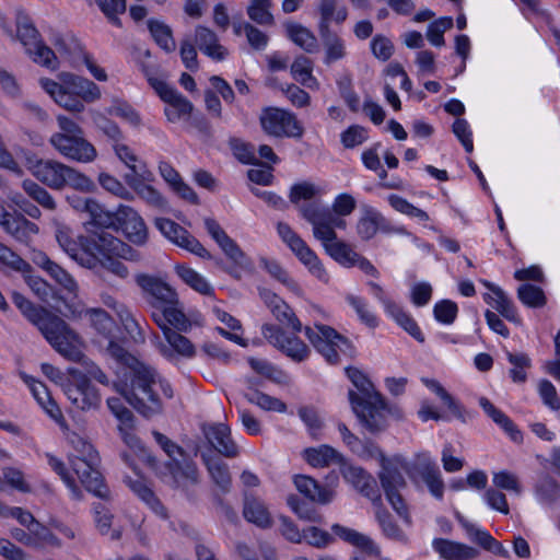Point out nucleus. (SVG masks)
I'll return each instance as SVG.
<instances>
[{
    "mask_svg": "<svg viewBox=\"0 0 560 560\" xmlns=\"http://www.w3.org/2000/svg\"><path fill=\"white\" fill-rule=\"evenodd\" d=\"M11 298L23 316L40 331L59 354L70 361L81 360L80 337L61 317L46 307L34 304L20 292L13 291Z\"/></svg>",
    "mask_w": 560,
    "mask_h": 560,
    "instance_id": "nucleus-1",
    "label": "nucleus"
},
{
    "mask_svg": "<svg viewBox=\"0 0 560 560\" xmlns=\"http://www.w3.org/2000/svg\"><path fill=\"white\" fill-rule=\"evenodd\" d=\"M347 375L358 389L359 394L349 390L352 410L361 424L371 433H378L387 427L384 413L386 405L382 396L374 390L373 384L355 368H348Z\"/></svg>",
    "mask_w": 560,
    "mask_h": 560,
    "instance_id": "nucleus-2",
    "label": "nucleus"
},
{
    "mask_svg": "<svg viewBox=\"0 0 560 560\" xmlns=\"http://www.w3.org/2000/svg\"><path fill=\"white\" fill-rule=\"evenodd\" d=\"M128 382L114 383V388L138 412L151 417L162 410V402L156 392V375L149 366L138 362L129 370Z\"/></svg>",
    "mask_w": 560,
    "mask_h": 560,
    "instance_id": "nucleus-3",
    "label": "nucleus"
},
{
    "mask_svg": "<svg viewBox=\"0 0 560 560\" xmlns=\"http://www.w3.org/2000/svg\"><path fill=\"white\" fill-rule=\"evenodd\" d=\"M70 441L77 452L70 458L72 469L89 492L98 498L106 499L109 491L104 485L102 474L97 469L100 464L97 452L88 441L79 435H73Z\"/></svg>",
    "mask_w": 560,
    "mask_h": 560,
    "instance_id": "nucleus-4",
    "label": "nucleus"
},
{
    "mask_svg": "<svg viewBox=\"0 0 560 560\" xmlns=\"http://www.w3.org/2000/svg\"><path fill=\"white\" fill-rule=\"evenodd\" d=\"M34 176L52 189L69 186L75 190L91 192L95 189L93 180L63 163L55 160H40L34 166Z\"/></svg>",
    "mask_w": 560,
    "mask_h": 560,
    "instance_id": "nucleus-5",
    "label": "nucleus"
},
{
    "mask_svg": "<svg viewBox=\"0 0 560 560\" xmlns=\"http://www.w3.org/2000/svg\"><path fill=\"white\" fill-rule=\"evenodd\" d=\"M305 334L316 350L331 364L339 362V353L351 355L353 347L349 340L326 325L305 327Z\"/></svg>",
    "mask_w": 560,
    "mask_h": 560,
    "instance_id": "nucleus-6",
    "label": "nucleus"
},
{
    "mask_svg": "<svg viewBox=\"0 0 560 560\" xmlns=\"http://www.w3.org/2000/svg\"><path fill=\"white\" fill-rule=\"evenodd\" d=\"M300 212L313 225V235L323 246L337 238L335 228L343 223V220L335 215L329 208L313 202L301 206Z\"/></svg>",
    "mask_w": 560,
    "mask_h": 560,
    "instance_id": "nucleus-7",
    "label": "nucleus"
},
{
    "mask_svg": "<svg viewBox=\"0 0 560 560\" xmlns=\"http://www.w3.org/2000/svg\"><path fill=\"white\" fill-rule=\"evenodd\" d=\"M260 125L266 133L277 138H302L304 127L293 113L271 107L262 110Z\"/></svg>",
    "mask_w": 560,
    "mask_h": 560,
    "instance_id": "nucleus-8",
    "label": "nucleus"
},
{
    "mask_svg": "<svg viewBox=\"0 0 560 560\" xmlns=\"http://www.w3.org/2000/svg\"><path fill=\"white\" fill-rule=\"evenodd\" d=\"M69 374L73 380L67 382L63 392L72 406L81 411L96 409L101 402L98 390L82 372L69 369Z\"/></svg>",
    "mask_w": 560,
    "mask_h": 560,
    "instance_id": "nucleus-9",
    "label": "nucleus"
},
{
    "mask_svg": "<svg viewBox=\"0 0 560 560\" xmlns=\"http://www.w3.org/2000/svg\"><path fill=\"white\" fill-rule=\"evenodd\" d=\"M50 144L66 159L78 163H91L97 158L95 147L84 136L71 138L52 135Z\"/></svg>",
    "mask_w": 560,
    "mask_h": 560,
    "instance_id": "nucleus-10",
    "label": "nucleus"
},
{
    "mask_svg": "<svg viewBox=\"0 0 560 560\" xmlns=\"http://www.w3.org/2000/svg\"><path fill=\"white\" fill-rule=\"evenodd\" d=\"M135 279L153 307L161 308L166 304L177 303L178 295L176 291L161 278L148 273H138Z\"/></svg>",
    "mask_w": 560,
    "mask_h": 560,
    "instance_id": "nucleus-11",
    "label": "nucleus"
},
{
    "mask_svg": "<svg viewBox=\"0 0 560 560\" xmlns=\"http://www.w3.org/2000/svg\"><path fill=\"white\" fill-rule=\"evenodd\" d=\"M407 472L415 480L420 478L435 499L441 500L443 498L444 482L441 471L427 454H418Z\"/></svg>",
    "mask_w": 560,
    "mask_h": 560,
    "instance_id": "nucleus-12",
    "label": "nucleus"
},
{
    "mask_svg": "<svg viewBox=\"0 0 560 560\" xmlns=\"http://www.w3.org/2000/svg\"><path fill=\"white\" fill-rule=\"evenodd\" d=\"M261 329L264 337L292 360L301 362L307 358L308 347L298 337H288L282 328L272 324H265Z\"/></svg>",
    "mask_w": 560,
    "mask_h": 560,
    "instance_id": "nucleus-13",
    "label": "nucleus"
},
{
    "mask_svg": "<svg viewBox=\"0 0 560 560\" xmlns=\"http://www.w3.org/2000/svg\"><path fill=\"white\" fill-rule=\"evenodd\" d=\"M340 472L362 495L370 499L374 505H380L382 497L376 480L363 468L347 462L342 463Z\"/></svg>",
    "mask_w": 560,
    "mask_h": 560,
    "instance_id": "nucleus-14",
    "label": "nucleus"
},
{
    "mask_svg": "<svg viewBox=\"0 0 560 560\" xmlns=\"http://www.w3.org/2000/svg\"><path fill=\"white\" fill-rule=\"evenodd\" d=\"M114 222L116 221L126 237L136 245H144L148 241V229L136 210L129 206H119L114 213Z\"/></svg>",
    "mask_w": 560,
    "mask_h": 560,
    "instance_id": "nucleus-15",
    "label": "nucleus"
},
{
    "mask_svg": "<svg viewBox=\"0 0 560 560\" xmlns=\"http://www.w3.org/2000/svg\"><path fill=\"white\" fill-rule=\"evenodd\" d=\"M150 85L155 90L159 96L168 103L174 110L165 109V114L170 121H175L184 115H189L192 110V104L180 95L176 90L170 86L163 80L152 78L145 72Z\"/></svg>",
    "mask_w": 560,
    "mask_h": 560,
    "instance_id": "nucleus-16",
    "label": "nucleus"
},
{
    "mask_svg": "<svg viewBox=\"0 0 560 560\" xmlns=\"http://www.w3.org/2000/svg\"><path fill=\"white\" fill-rule=\"evenodd\" d=\"M152 319L163 332L166 331V329L187 332L191 327V323L185 315L184 308L178 299L177 303L166 304L159 308V311L153 312Z\"/></svg>",
    "mask_w": 560,
    "mask_h": 560,
    "instance_id": "nucleus-17",
    "label": "nucleus"
},
{
    "mask_svg": "<svg viewBox=\"0 0 560 560\" xmlns=\"http://www.w3.org/2000/svg\"><path fill=\"white\" fill-rule=\"evenodd\" d=\"M369 284L372 288L375 296L384 304L386 311L390 316H393L396 323L407 332H409L416 340L423 342L424 337L417 323L407 313H405L398 304L385 295L384 290L380 284L375 282H370Z\"/></svg>",
    "mask_w": 560,
    "mask_h": 560,
    "instance_id": "nucleus-18",
    "label": "nucleus"
},
{
    "mask_svg": "<svg viewBox=\"0 0 560 560\" xmlns=\"http://www.w3.org/2000/svg\"><path fill=\"white\" fill-rule=\"evenodd\" d=\"M203 434L210 445L225 457H235L238 454L237 445L231 438L230 428L223 423L202 427Z\"/></svg>",
    "mask_w": 560,
    "mask_h": 560,
    "instance_id": "nucleus-19",
    "label": "nucleus"
},
{
    "mask_svg": "<svg viewBox=\"0 0 560 560\" xmlns=\"http://www.w3.org/2000/svg\"><path fill=\"white\" fill-rule=\"evenodd\" d=\"M166 468L170 471L173 483L176 488L185 491L199 482V472L194 462L185 457L168 462Z\"/></svg>",
    "mask_w": 560,
    "mask_h": 560,
    "instance_id": "nucleus-20",
    "label": "nucleus"
},
{
    "mask_svg": "<svg viewBox=\"0 0 560 560\" xmlns=\"http://www.w3.org/2000/svg\"><path fill=\"white\" fill-rule=\"evenodd\" d=\"M116 156L130 170L125 179L128 185L135 186L144 178L147 173L145 164L140 162L133 151L122 141L112 144Z\"/></svg>",
    "mask_w": 560,
    "mask_h": 560,
    "instance_id": "nucleus-21",
    "label": "nucleus"
},
{
    "mask_svg": "<svg viewBox=\"0 0 560 560\" xmlns=\"http://www.w3.org/2000/svg\"><path fill=\"white\" fill-rule=\"evenodd\" d=\"M61 82L71 89V92L84 102L92 103L101 97L100 88L91 80L73 74L71 72H62L59 74Z\"/></svg>",
    "mask_w": 560,
    "mask_h": 560,
    "instance_id": "nucleus-22",
    "label": "nucleus"
},
{
    "mask_svg": "<svg viewBox=\"0 0 560 560\" xmlns=\"http://www.w3.org/2000/svg\"><path fill=\"white\" fill-rule=\"evenodd\" d=\"M195 44L201 52L221 61L228 56V49L219 43L217 34L209 27L198 25L195 30Z\"/></svg>",
    "mask_w": 560,
    "mask_h": 560,
    "instance_id": "nucleus-23",
    "label": "nucleus"
},
{
    "mask_svg": "<svg viewBox=\"0 0 560 560\" xmlns=\"http://www.w3.org/2000/svg\"><path fill=\"white\" fill-rule=\"evenodd\" d=\"M98 231H94L97 237L96 242L101 252L103 254V258L106 256H121L127 259L137 260L139 255L135 253V250L119 238L115 237L112 233L105 230V228H98Z\"/></svg>",
    "mask_w": 560,
    "mask_h": 560,
    "instance_id": "nucleus-24",
    "label": "nucleus"
},
{
    "mask_svg": "<svg viewBox=\"0 0 560 560\" xmlns=\"http://www.w3.org/2000/svg\"><path fill=\"white\" fill-rule=\"evenodd\" d=\"M432 546L444 560H474L479 555L474 547L443 538H435Z\"/></svg>",
    "mask_w": 560,
    "mask_h": 560,
    "instance_id": "nucleus-25",
    "label": "nucleus"
},
{
    "mask_svg": "<svg viewBox=\"0 0 560 560\" xmlns=\"http://www.w3.org/2000/svg\"><path fill=\"white\" fill-rule=\"evenodd\" d=\"M2 228L18 242L26 245L32 242V238L38 232V226L21 214H11V217L2 223Z\"/></svg>",
    "mask_w": 560,
    "mask_h": 560,
    "instance_id": "nucleus-26",
    "label": "nucleus"
},
{
    "mask_svg": "<svg viewBox=\"0 0 560 560\" xmlns=\"http://www.w3.org/2000/svg\"><path fill=\"white\" fill-rule=\"evenodd\" d=\"M482 284L493 293V296L490 294H485V301L487 303L493 302V307L508 320L520 323L517 312L504 291L498 285L486 280L482 281Z\"/></svg>",
    "mask_w": 560,
    "mask_h": 560,
    "instance_id": "nucleus-27",
    "label": "nucleus"
},
{
    "mask_svg": "<svg viewBox=\"0 0 560 560\" xmlns=\"http://www.w3.org/2000/svg\"><path fill=\"white\" fill-rule=\"evenodd\" d=\"M294 485L299 492L304 494L313 502L326 504L329 503L334 498L332 490L320 487L315 479L308 476H295Z\"/></svg>",
    "mask_w": 560,
    "mask_h": 560,
    "instance_id": "nucleus-28",
    "label": "nucleus"
},
{
    "mask_svg": "<svg viewBox=\"0 0 560 560\" xmlns=\"http://www.w3.org/2000/svg\"><path fill=\"white\" fill-rule=\"evenodd\" d=\"M362 217L357 224V232L363 241L375 236L377 231L386 225V219L370 206L362 207Z\"/></svg>",
    "mask_w": 560,
    "mask_h": 560,
    "instance_id": "nucleus-29",
    "label": "nucleus"
},
{
    "mask_svg": "<svg viewBox=\"0 0 560 560\" xmlns=\"http://www.w3.org/2000/svg\"><path fill=\"white\" fill-rule=\"evenodd\" d=\"M318 32L331 30L330 23L342 24L348 18V10L345 5H338L337 0H319Z\"/></svg>",
    "mask_w": 560,
    "mask_h": 560,
    "instance_id": "nucleus-30",
    "label": "nucleus"
},
{
    "mask_svg": "<svg viewBox=\"0 0 560 560\" xmlns=\"http://www.w3.org/2000/svg\"><path fill=\"white\" fill-rule=\"evenodd\" d=\"M305 460L313 467H326L330 464L345 463V457L334 447L323 444L318 447H311L304 451Z\"/></svg>",
    "mask_w": 560,
    "mask_h": 560,
    "instance_id": "nucleus-31",
    "label": "nucleus"
},
{
    "mask_svg": "<svg viewBox=\"0 0 560 560\" xmlns=\"http://www.w3.org/2000/svg\"><path fill=\"white\" fill-rule=\"evenodd\" d=\"M325 49L324 63L329 66L332 62L346 57L347 50L343 39L332 30L318 32Z\"/></svg>",
    "mask_w": 560,
    "mask_h": 560,
    "instance_id": "nucleus-32",
    "label": "nucleus"
},
{
    "mask_svg": "<svg viewBox=\"0 0 560 560\" xmlns=\"http://www.w3.org/2000/svg\"><path fill=\"white\" fill-rule=\"evenodd\" d=\"M288 37L304 51L314 54L318 51L319 45L312 31L302 24L290 22L285 24Z\"/></svg>",
    "mask_w": 560,
    "mask_h": 560,
    "instance_id": "nucleus-33",
    "label": "nucleus"
},
{
    "mask_svg": "<svg viewBox=\"0 0 560 560\" xmlns=\"http://www.w3.org/2000/svg\"><path fill=\"white\" fill-rule=\"evenodd\" d=\"M243 515L248 522L259 527L266 528L271 525L270 514L266 506L254 497L245 495Z\"/></svg>",
    "mask_w": 560,
    "mask_h": 560,
    "instance_id": "nucleus-34",
    "label": "nucleus"
},
{
    "mask_svg": "<svg viewBox=\"0 0 560 560\" xmlns=\"http://www.w3.org/2000/svg\"><path fill=\"white\" fill-rule=\"evenodd\" d=\"M89 232L91 233L90 235H81L80 247H82V252L79 262L88 268H94L104 258L96 242L95 232L92 229Z\"/></svg>",
    "mask_w": 560,
    "mask_h": 560,
    "instance_id": "nucleus-35",
    "label": "nucleus"
},
{
    "mask_svg": "<svg viewBox=\"0 0 560 560\" xmlns=\"http://www.w3.org/2000/svg\"><path fill=\"white\" fill-rule=\"evenodd\" d=\"M291 250L305 266L308 267L310 271L315 277H317L318 279L325 278L326 271L320 261L318 260V257L302 238L291 247Z\"/></svg>",
    "mask_w": 560,
    "mask_h": 560,
    "instance_id": "nucleus-36",
    "label": "nucleus"
},
{
    "mask_svg": "<svg viewBox=\"0 0 560 560\" xmlns=\"http://www.w3.org/2000/svg\"><path fill=\"white\" fill-rule=\"evenodd\" d=\"M313 67L314 63L308 57L299 55L291 65V74L304 86H317V80L312 75Z\"/></svg>",
    "mask_w": 560,
    "mask_h": 560,
    "instance_id": "nucleus-37",
    "label": "nucleus"
},
{
    "mask_svg": "<svg viewBox=\"0 0 560 560\" xmlns=\"http://www.w3.org/2000/svg\"><path fill=\"white\" fill-rule=\"evenodd\" d=\"M132 491L145 503L150 506V509L162 518H167V510L160 501V499L155 495V493L145 486L141 480H133L129 482Z\"/></svg>",
    "mask_w": 560,
    "mask_h": 560,
    "instance_id": "nucleus-38",
    "label": "nucleus"
},
{
    "mask_svg": "<svg viewBox=\"0 0 560 560\" xmlns=\"http://www.w3.org/2000/svg\"><path fill=\"white\" fill-rule=\"evenodd\" d=\"M84 207L83 212L88 213L91 218V220L85 223L88 231H91V228H109L114 224V214L104 211L101 205L94 199L86 198Z\"/></svg>",
    "mask_w": 560,
    "mask_h": 560,
    "instance_id": "nucleus-39",
    "label": "nucleus"
},
{
    "mask_svg": "<svg viewBox=\"0 0 560 560\" xmlns=\"http://www.w3.org/2000/svg\"><path fill=\"white\" fill-rule=\"evenodd\" d=\"M148 28L155 43L165 51L172 52L176 48L172 30L160 20L151 19L148 21Z\"/></svg>",
    "mask_w": 560,
    "mask_h": 560,
    "instance_id": "nucleus-40",
    "label": "nucleus"
},
{
    "mask_svg": "<svg viewBox=\"0 0 560 560\" xmlns=\"http://www.w3.org/2000/svg\"><path fill=\"white\" fill-rule=\"evenodd\" d=\"M202 459L215 485L223 491H229L231 486V475L229 472L228 465L221 459L207 456L206 454H202Z\"/></svg>",
    "mask_w": 560,
    "mask_h": 560,
    "instance_id": "nucleus-41",
    "label": "nucleus"
},
{
    "mask_svg": "<svg viewBox=\"0 0 560 560\" xmlns=\"http://www.w3.org/2000/svg\"><path fill=\"white\" fill-rule=\"evenodd\" d=\"M56 238L60 247L73 259L79 261L82 247L81 235H75L69 228L59 226L56 231Z\"/></svg>",
    "mask_w": 560,
    "mask_h": 560,
    "instance_id": "nucleus-42",
    "label": "nucleus"
},
{
    "mask_svg": "<svg viewBox=\"0 0 560 560\" xmlns=\"http://www.w3.org/2000/svg\"><path fill=\"white\" fill-rule=\"evenodd\" d=\"M26 54L32 58L35 63L56 70L59 67L58 58L55 51L48 47L43 40L35 43Z\"/></svg>",
    "mask_w": 560,
    "mask_h": 560,
    "instance_id": "nucleus-43",
    "label": "nucleus"
},
{
    "mask_svg": "<svg viewBox=\"0 0 560 560\" xmlns=\"http://www.w3.org/2000/svg\"><path fill=\"white\" fill-rule=\"evenodd\" d=\"M378 478L385 493L389 490L399 491L400 488L406 486V480L402 474L387 462L382 464V470L378 474Z\"/></svg>",
    "mask_w": 560,
    "mask_h": 560,
    "instance_id": "nucleus-44",
    "label": "nucleus"
},
{
    "mask_svg": "<svg viewBox=\"0 0 560 560\" xmlns=\"http://www.w3.org/2000/svg\"><path fill=\"white\" fill-rule=\"evenodd\" d=\"M177 275L183 279L185 283L191 287L199 293L202 294H211L213 289L208 283V281L199 275L194 269L186 267L184 265H178L175 267Z\"/></svg>",
    "mask_w": 560,
    "mask_h": 560,
    "instance_id": "nucleus-45",
    "label": "nucleus"
},
{
    "mask_svg": "<svg viewBox=\"0 0 560 560\" xmlns=\"http://www.w3.org/2000/svg\"><path fill=\"white\" fill-rule=\"evenodd\" d=\"M271 0H250L247 15L259 25H273L275 19L270 12Z\"/></svg>",
    "mask_w": 560,
    "mask_h": 560,
    "instance_id": "nucleus-46",
    "label": "nucleus"
},
{
    "mask_svg": "<svg viewBox=\"0 0 560 560\" xmlns=\"http://www.w3.org/2000/svg\"><path fill=\"white\" fill-rule=\"evenodd\" d=\"M125 330L136 342H144L145 336L142 324L126 306L121 305L117 312Z\"/></svg>",
    "mask_w": 560,
    "mask_h": 560,
    "instance_id": "nucleus-47",
    "label": "nucleus"
},
{
    "mask_svg": "<svg viewBox=\"0 0 560 560\" xmlns=\"http://www.w3.org/2000/svg\"><path fill=\"white\" fill-rule=\"evenodd\" d=\"M324 248L336 261L347 267L353 266V259H355L357 253L350 247V245L338 240V237L334 240V242L327 243Z\"/></svg>",
    "mask_w": 560,
    "mask_h": 560,
    "instance_id": "nucleus-48",
    "label": "nucleus"
},
{
    "mask_svg": "<svg viewBox=\"0 0 560 560\" xmlns=\"http://www.w3.org/2000/svg\"><path fill=\"white\" fill-rule=\"evenodd\" d=\"M270 312L283 327L291 328L294 332L301 331V322L293 310L283 300L277 303V305H272Z\"/></svg>",
    "mask_w": 560,
    "mask_h": 560,
    "instance_id": "nucleus-49",
    "label": "nucleus"
},
{
    "mask_svg": "<svg viewBox=\"0 0 560 560\" xmlns=\"http://www.w3.org/2000/svg\"><path fill=\"white\" fill-rule=\"evenodd\" d=\"M331 530L335 535L343 539L345 541L365 549V550H372L373 549V541L365 535L360 534L351 528L341 526L339 524H334L331 526Z\"/></svg>",
    "mask_w": 560,
    "mask_h": 560,
    "instance_id": "nucleus-50",
    "label": "nucleus"
},
{
    "mask_svg": "<svg viewBox=\"0 0 560 560\" xmlns=\"http://www.w3.org/2000/svg\"><path fill=\"white\" fill-rule=\"evenodd\" d=\"M506 357L513 365L510 377L514 383H524L527 378L526 369L530 368V359L526 353H513L508 351Z\"/></svg>",
    "mask_w": 560,
    "mask_h": 560,
    "instance_id": "nucleus-51",
    "label": "nucleus"
},
{
    "mask_svg": "<svg viewBox=\"0 0 560 560\" xmlns=\"http://www.w3.org/2000/svg\"><path fill=\"white\" fill-rule=\"evenodd\" d=\"M101 11L107 20L115 26L121 27L122 23L119 19L127 10L126 0H95Z\"/></svg>",
    "mask_w": 560,
    "mask_h": 560,
    "instance_id": "nucleus-52",
    "label": "nucleus"
},
{
    "mask_svg": "<svg viewBox=\"0 0 560 560\" xmlns=\"http://www.w3.org/2000/svg\"><path fill=\"white\" fill-rule=\"evenodd\" d=\"M250 368L259 375L277 383L282 384L285 382L287 375L273 366L266 360L250 358L248 360Z\"/></svg>",
    "mask_w": 560,
    "mask_h": 560,
    "instance_id": "nucleus-53",
    "label": "nucleus"
},
{
    "mask_svg": "<svg viewBox=\"0 0 560 560\" xmlns=\"http://www.w3.org/2000/svg\"><path fill=\"white\" fill-rule=\"evenodd\" d=\"M0 262L14 271L25 273L33 270L32 266L20 255L0 242Z\"/></svg>",
    "mask_w": 560,
    "mask_h": 560,
    "instance_id": "nucleus-54",
    "label": "nucleus"
},
{
    "mask_svg": "<svg viewBox=\"0 0 560 560\" xmlns=\"http://www.w3.org/2000/svg\"><path fill=\"white\" fill-rule=\"evenodd\" d=\"M376 510V518L384 532V534L395 540L406 541V535L398 527V525L393 522L390 514L382 508V503L380 505H375Z\"/></svg>",
    "mask_w": 560,
    "mask_h": 560,
    "instance_id": "nucleus-55",
    "label": "nucleus"
},
{
    "mask_svg": "<svg viewBox=\"0 0 560 560\" xmlns=\"http://www.w3.org/2000/svg\"><path fill=\"white\" fill-rule=\"evenodd\" d=\"M260 264L272 278L284 284L290 290L294 292L299 291L298 283L277 260L262 258Z\"/></svg>",
    "mask_w": 560,
    "mask_h": 560,
    "instance_id": "nucleus-56",
    "label": "nucleus"
},
{
    "mask_svg": "<svg viewBox=\"0 0 560 560\" xmlns=\"http://www.w3.org/2000/svg\"><path fill=\"white\" fill-rule=\"evenodd\" d=\"M245 397L249 402L257 405L264 410L277 412H284L287 410V405L282 400L259 390L246 394Z\"/></svg>",
    "mask_w": 560,
    "mask_h": 560,
    "instance_id": "nucleus-57",
    "label": "nucleus"
},
{
    "mask_svg": "<svg viewBox=\"0 0 560 560\" xmlns=\"http://www.w3.org/2000/svg\"><path fill=\"white\" fill-rule=\"evenodd\" d=\"M94 124L96 128L113 143H117L125 139L124 132L119 126L113 120L108 119L103 114H95Z\"/></svg>",
    "mask_w": 560,
    "mask_h": 560,
    "instance_id": "nucleus-58",
    "label": "nucleus"
},
{
    "mask_svg": "<svg viewBox=\"0 0 560 560\" xmlns=\"http://www.w3.org/2000/svg\"><path fill=\"white\" fill-rule=\"evenodd\" d=\"M168 345L180 355L192 357L195 354V347L188 338L183 336L180 331L174 329H166L163 332Z\"/></svg>",
    "mask_w": 560,
    "mask_h": 560,
    "instance_id": "nucleus-59",
    "label": "nucleus"
},
{
    "mask_svg": "<svg viewBox=\"0 0 560 560\" xmlns=\"http://www.w3.org/2000/svg\"><path fill=\"white\" fill-rule=\"evenodd\" d=\"M16 36L22 43V45L25 47L26 51L30 48H32L35 45V43L42 40L40 34L38 33L36 27L28 21L27 18L18 20Z\"/></svg>",
    "mask_w": 560,
    "mask_h": 560,
    "instance_id": "nucleus-60",
    "label": "nucleus"
},
{
    "mask_svg": "<svg viewBox=\"0 0 560 560\" xmlns=\"http://www.w3.org/2000/svg\"><path fill=\"white\" fill-rule=\"evenodd\" d=\"M517 296L529 307H541L546 304L544 291L533 284H522L517 289Z\"/></svg>",
    "mask_w": 560,
    "mask_h": 560,
    "instance_id": "nucleus-61",
    "label": "nucleus"
},
{
    "mask_svg": "<svg viewBox=\"0 0 560 560\" xmlns=\"http://www.w3.org/2000/svg\"><path fill=\"white\" fill-rule=\"evenodd\" d=\"M23 189L32 199H34L44 208L48 210H54L56 208L54 198L45 188L39 186L37 183L32 180H24Z\"/></svg>",
    "mask_w": 560,
    "mask_h": 560,
    "instance_id": "nucleus-62",
    "label": "nucleus"
},
{
    "mask_svg": "<svg viewBox=\"0 0 560 560\" xmlns=\"http://www.w3.org/2000/svg\"><path fill=\"white\" fill-rule=\"evenodd\" d=\"M31 533L35 541V544H33V547L35 548H42L45 546H51L56 548L61 547L60 539L49 528L40 524L38 521L31 529Z\"/></svg>",
    "mask_w": 560,
    "mask_h": 560,
    "instance_id": "nucleus-63",
    "label": "nucleus"
},
{
    "mask_svg": "<svg viewBox=\"0 0 560 560\" xmlns=\"http://www.w3.org/2000/svg\"><path fill=\"white\" fill-rule=\"evenodd\" d=\"M452 26H453L452 18H442V19L434 21L433 23H431L428 26V32H427L428 40L436 47L443 46L445 44L443 34L447 30L452 28Z\"/></svg>",
    "mask_w": 560,
    "mask_h": 560,
    "instance_id": "nucleus-64",
    "label": "nucleus"
}]
</instances>
